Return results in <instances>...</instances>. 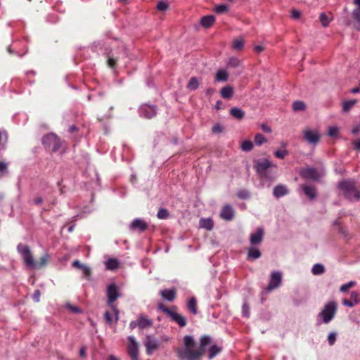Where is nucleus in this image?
Wrapping results in <instances>:
<instances>
[{
	"label": "nucleus",
	"instance_id": "obj_1",
	"mask_svg": "<svg viewBox=\"0 0 360 360\" xmlns=\"http://www.w3.org/2000/svg\"><path fill=\"white\" fill-rule=\"evenodd\" d=\"M212 342V338L209 335H203L200 338V345L198 349H194V340L191 335L184 337L185 348L181 352V359L183 360H200L203 356L206 347Z\"/></svg>",
	"mask_w": 360,
	"mask_h": 360
},
{
	"label": "nucleus",
	"instance_id": "obj_2",
	"mask_svg": "<svg viewBox=\"0 0 360 360\" xmlns=\"http://www.w3.org/2000/svg\"><path fill=\"white\" fill-rule=\"evenodd\" d=\"M338 188L342 193L343 196L350 202L360 201V189L357 187V182L352 179H347L340 181Z\"/></svg>",
	"mask_w": 360,
	"mask_h": 360
},
{
	"label": "nucleus",
	"instance_id": "obj_3",
	"mask_svg": "<svg viewBox=\"0 0 360 360\" xmlns=\"http://www.w3.org/2000/svg\"><path fill=\"white\" fill-rule=\"evenodd\" d=\"M107 304L115 314V321L119 319V310L114 302L120 297V289L115 283L108 285L106 289Z\"/></svg>",
	"mask_w": 360,
	"mask_h": 360
},
{
	"label": "nucleus",
	"instance_id": "obj_4",
	"mask_svg": "<svg viewBox=\"0 0 360 360\" xmlns=\"http://www.w3.org/2000/svg\"><path fill=\"white\" fill-rule=\"evenodd\" d=\"M271 166V162L269 159L262 158L256 162L255 167L261 179L272 181L276 179V176L269 175V169Z\"/></svg>",
	"mask_w": 360,
	"mask_h": 360
},
{
	"label": "nucleus",
	"instance_id": "obj_5",
	"mask_svg": "<svg viewBox=\"0 0 360 360\" xmlns=\"http://www.w3.org/2000/svg\"><path fill=\"white\" fill-rule=\"evenodd\" d=\"M17 250L27 268L32 269L37 268V262L28 245L20 243L17 246Z\"/></svg>",
	"mask_w": 360,
	"mask_h": 360
},
{
	"label": "nucleus",
	"instance_id": "obj_6",
	"mask_svg": "<svg viewBox=\"0 0 360 360\" xmlns=\"http://www.w3.org/2000/svg\"><path fill=\"white\" fill-rule=\"evenodd\" d=\"M336 311L337 303L335 301H330L324 305L319 316L321 317L324 323H328L334 318Z\"/></svg>",
	"mask_w": 360,
	"mask_h": 360
},
{
	"label": "nucleus",
	"instance_id": "obj_7",
	"mask_svg": "<svg viewBox=\"0 0 360 360\" xmlns=\"http://www.w3.org/2000/svg\"><path fill=\"white\" fill-rule=\"evenodd\" d=\"M43 144L52 151L56 152L61 147V141L60 139L53 133H50L44 136L42 139Z\"/></svg>",
	"mask_w": 360,
	"mask_h": 360
},
{
	"label": "nucleus",
	"instance_id": "obj_8",
	"mask_svg": "<svg viewBox=\"0 0 360 360\" xmlns=\"http://www.w3.org/2000/svg\"><path fill=\"white\" fill-rule=\"evenodd\" d=\"M127 352L131 360H139V345L136 338L130 335L127 338Z\"/></svg>",
	"mask_w": 360,
	"mask_h": 360
},
{
	"label": "nucleus",
	"instance_id": "obj_9",
	"mask_svg": "<svg viewBox=\"0 0 360 360\" xmlns=\"http://www.w3.org/2000/svg\"><path fill=\"white\" fill-rule=\"evenodd\" d=\"M281 283L282 273L278 271H273L270 276L269 283L265 290L267 292H271L278 288L281 285Z\"/></svg>",
	"mask_w": 360,
	"mask_h": 360
},
{
	"label": "nucleus",
	"instance_id": "obj_10",
	"mask_svg": "<svg viewBox=\"0 0 360 360\" xmlns=\"http://www.w3.org/2000/svg\"><path fill=\"white\" fill-rule=\"evenodd\" d=\"M143 344L146 347V353L148 355H151L156 349H158L160 345L158 339L150 335L146 336Z\"/></svg>",
	"mask_w": 360,
	"mask_h": 360
},
{
	"label": "nucleus",
	"instance_id": "obj_11",
	"mask_svg": "<svg viewBox=\"0 0 360 360\" xmlns=\"http://www.w3.org/2000/svg\"><path fill=\"white\" fill-rule=\"evenodd\" d=\"M306 141L313 145H316L320 141V134L316 130L306 129L303 132Z\"/></svg>",
	"mask_w": 360,
	"mask_h": 360
},
{
	"label": "nucleus",
	"instance_id": "obj_12",
	"mask_svg": "<svg viewBox=\"0 0 360 360\" xmlns=\"http://www.w3.org/2000/svg\"><path fill=\"white\" fill-rule=\"evenodd\" d=\"M139 113L141 117L150 119L156 115L157 109L155 105L144 104L140 107Z\"/></svg>",
	"mask_w": 360,
	"mask_h": 360
},
{
	"label": "nucleus",
	"instance_id": "obj_13",
	"mask_svg": "<svg viewBox=\"0 0 360 360\" xmlns=\"http://www.w3.org/2000/svg\"><path fill=\"white\" fill-rule=\"evenodd\" d=\"M264 229L262 227H259L257 230L250 234V242L252 245H257L262 243L264 238Z\"/></svg>",
	"mask_w": 360,
	"mask_h": 360
},
{
	"label": "nucleus",
	"instance_id": "obj_14",
	"mask_svg": "<svg viewBox=\"0 0 360 360\" xmlns=\"http://www.w3.org/2000/svg\"><path fill=\"white\" fill-rule=\"evenodd\" d=\"M354 4L356 6L352 11L353 25L356 30H360V0H354Z\"/></svg>",
	"mask_w": 360,
	"mask_h": 360
},
{
	"label": "nucleus",
	"instance_id": "obj_15",
	"mask_svg": "<svg viewBox=\"0 0 360 360\" xmlns=\"http://www.w3.org/2000/svg\"><path fill=\"white\" fill-rule=\"evenodd\" d=\"M158 309L159 311L165 313L167 316L169 317L172 321L176 322L178 324H180V315L173 311L172 309H169L165 307L162 303H160L158 305Z\"/></svg>",
	"mask_w": 360,
	"mask_h": 360
},
{
	"label": "nucleus",
	"instance_id": "obj_16",
	"mask_svg": "<svg viewBox=\"0 0 360 360\" xmlns=\"http://www.w3.org/2000/svg\"><path fill=\"white\" fill-rule=\"evenodd\" d=\"M160 295L165 300L172 302L176 296V290L174 288H165L160 291Z\"/></svg>",
	"mask_w": 360,
	"mask_h": 360
},
{
	"label": "nucleus",
	"instance_id": "obj_17",
	"mask_svg": "<svg viewBox=\"0 0 360 360\" xmlns=\"http://www.w3.org/2000/svg\"><path fill=\"white\" fill-rule=\"evenodd\" d=\"M289 193L287 186L283 184H278L274 188L273 195L276 198H280Z\"/></svg>",
	"mask_w": 360,
	"mask_h": 360
},
{
	"label": "nucleus",
	"instance_id": "obj_18",
	"mask_svg": "<svg viewBox=\"0 0 360 360\" xmlns=\"http://www.w3.org/2000/svg\"><path fill=\"white\" fill-rule=\"evenodd\" d=\"M220 216L222 219L225 220H231L234 216V211L233 207L229 205H225L224 207H223L220 212Z\"/></svg>",
	"mask_w": 360,
	"mask_h": 360
},
{
	"label": "nucleus",
	"instance_id": "obj_19",
	"mask_svg": "<svg viewBox=\"0 0 360 360\" xmlns=\"http://www.w3.org/2000/svg\"><path fill=\"white\" fill-rule=\"evenodd\" d=\"M301 176L305 179L317 180L319 177V173L315 168H307L302 171Z\"/></svg>",
	"mask_w": 360,
	"mask_h": 360
},
{
	"label": "nucleus",
	"instance_id": "obj_20",
	"mask_svg": "<svg viewBox=\"0 0 360 360\" xmlns=\"http://www.w3.org/2000/svg\"><path fill=\"white\" fill-rule=\"evenodd\" d=\"M148 227V224L141 219H135L130 225L132 230H139L140 231H145Z\"/></svg>",
	"mask_w": 360,
	"mask_h": 360
},
{
	"label": "nucleus",
	"instance_id": "obj_21",
	"mask_svg": "<svg viewBox=\"0 0 360 360\" xmlns=\"http://www.w3.org/2000/svg\"><path fill=\"white\" fill-rule=\"evenodd\" d=\"M262 254L260 250L252 245L250 247L248 250L247 259L249 261H253L257 259H259L261 257Z\"/></svg>",
	"mask_w": 360,
	"mask_h": 360
},
{
	"label": "nucleus",
	"instance_id": "obj_22",
	"mask_svg": "<svg viewBox=\"0 0 360 360\" xmlns=\"http://www.w3.org/2000/svg\"><path fill=\"white\" fill-rule=\"evenodd\" d=\"M186 308L189 313L195 315L198 313L197 300L191 297L186 303Z\"/></svg>",
	"mask_w": 360,
	"mask_h": 360
},
{
	"label": "nucleus",
	"instance_id": "obj_23",
	"mask_svg": "<svg viewBox=\"0 0 360 360\" xmlns=\"http://www.w3.org/2000/svg\"><path fill=\"white\" fill-rule=\"evenodd\" d=\"M222 350L221 347L217 345H212L207 349V356L210 360L214 359Z\"/></svg>",
	"mask_w": 360,
	"mask_h": 360
},
{
	"label": "nucleus",
	"instance_id": "obj_24",
	"mask_svg": "<svg viewBox=\"0 0 360 360\" xmlns=\"http://www.w3.org/2000/svg\"><path fill=\"white\" fill-rule=\"evenodd\" d=\"M301 188L304 194L307 195L310 200H313L316 198L317 193L314 187L308 185H302Z\"/></svg>",
	"mask_w": 360,
	"mask_h": 360
},
{
	"label": "nucleus",
	"instance_id": "obj_25",
	"mask_svg": "<svg viewBox=\"0 0 360 360\" xmlns=\"http://www.w3.org/2000/svg\"><path fill=\"white\" fill-rule=\"evenodd\" d=\"M215 21V17L213 15H208L203 16L201 18L200 23L201 25L205 28L210 27Z\"/></svg>",
	"mask_w": 360,
	"mask_h": 360
},
{
	"label": "nucleus",
	"instance_id": "obj_26",
	"mask_svg": "<svg viewBox=\"0 0 360 360\" xmlns=\"http://www.w3.org/2000/svg\"><path fill=\"white\" fill-rule=\"evenodd\" d=\"M200 228H203L207 231H211L213 229V221L211 218H201L199 221Z\"/></svg>",
	"mask_w": 360,
	"mask_h": 360
},
{
	"label": "nucleus",
	"instance_id": "obj_27",
	"mask_svg": "<svg viewBox=\"0 0 360 360\" xmlns=\"http://www.w3.org/2000/svg\"><path fill=\"white\" fill-rule=\"evenodd\" d=\"M138 327L141 329H143L146 328L150 327L153 324V322L150 319H148V318L140 316L138 319Z\"/></svg>",
	"mask_w": 360,
	"mask_h": 360
},
{
	"label": "nucleus",
	"instance_id": "obj_28",
	"mask_svg": "<svg viewBox=\"0 0 360 360\" xmlns=\"http://www.w3.org/2000/svg\"><path fill=\"white\" fill-rule=\"evenodd\" d=\"M72 266L75 268L79 269L82 271L83 274L86 276H89L91 274V269L89 266L82 264L79 260H75L72 262Z\"/></svg>",
	"mask_w": 360,
	"mask_h": 360
},
{
	"label": "nucleus",
	"instance_id": "obj_29",
	"mask_svg": "<svg viewBox=\"0 0 360 360\" xmlns=\"http://www.w3.org/2000/svg\"><path fill=\"white\" fill-rule=\"evenodd\" d=\"M233 94V88L231 85H226L221 90V95L225 99H230Z\"/></svg>",
	"mask_w": 360,
	"mask_h": 360
},
{
	"label": "nucleus",
	"instance_id": "obj_30",
	"mask_svg": "<svg viewBox=\"0 0 360 360\" xmlns=\"http://www.w3.org/2000/svg\"><path fill=\"white\" fill-rule=\"evenodd\" d=\"M230 114L234 118L241 120L245 115V112L240 108L233 107L230 109Z\"/></svg>",
	"mask_w": 360,
	"mask_h": 360
},
{
	"label": "nucleus",
	"instance_id": "obj_31",
	"mask_svg": "<svg viewBox=\"0 0 360 360\" xmlns=\"http://www.w3.org/2000/svg\"><path fill=\"white\" fill-rule=\"evenodd\" d=\"M120 266V262L117 259H109L105 262V267L109 270H115Z\"/></svg>",
	"mask_w": 360,
	"mask_h": 360
},
{
	"label": "nucleus",
	"instance_id": "obj_32",
	"mask_svg": "<svg viewBox=\"0 0 360 360\" xmlns=\"http://www.w3.org/2000/svg\"><path fill=\"white\" fill-rule=\"evenodd\" d=\"M199 81L195 77H193L190 79L189 82L187 84V89L190 91L196 90L199 86Z\"/></svg>",
	"mask_w": 360,
	"mask_h": 360
},
{
	"label": "nucleus",
	"instance_id": "obj_33",
	"mask_svg": "<svg viewBox=\"0 0 360 360\" xmlns=\"http://www.w3.org/2000/svg\"><path fill=\"white\" fill-rule=\"evenodd\" d=\"M229 75L224 70H219L216 73L215 79L218 82H226L228 79Z\"/></svg>",
	"mask_w": 360,
	"mask_h": 360
},
{
	"label": "nucleus",
	"instance_id": "obj_34",
	"mask_svg": "<svg viewBox=\"0 0 360 360\" xmlns=\"http://www.w3.org/2000/svg\"><path fill=\"white\" fill-rule=\"evenodd\" d=\"M325 267L321 264H315L311 269L314 275H321L325 272Z\"/></svg>",
	"mask_w": 360,
	"mask_h": 360
},
{
	"label": "nucleus",
	"instance_id": "obj_35",
	"mask_svg": "<svg viewBox=\"0 0 360 360\" xmlns=\"http://www.w3.org/2000/svg\"><path fill=\"white\" fill-rule=\"evenodd\" d=\"M241 61L239 58L236 57H232L229 58L228 63H227V67L231 68H236L240 66Z\"/></svg>",
	"mask_w": 360,
	"mask_h": 360
},
{
	"label": "nucleus",
	"instance_id": "obj_36",
	"mask_svg": "<svg viewBox=\"0 0 360 360\" xmlns=\"http://www.w3.org/2000/svg\"><path fill=\"white\" fill-rule=\"evenodd\" d=\"M357 101L356 99L345 101L342 103V111L344 112H348L356 103Z\"/></svg>",
	"mask_w": 360,
	"mask_h": 360
},
{
	"label": "nucleus",
	"instance_id": "obj_37",
	"mask_svg": "<svg viewBox=\"0 0 360 360\" xmlns=\"http://www.w3.org/2000/svg\"><path fill=\"white\" fill-rule=\"evenodd\" d=\"M292 108L294 111H302L306 108L305 103L302 101H295L292 103Z\"/></svg>",
	"mask_w": 360,
	"mask_h": 360
},
{
	"label": "nucleus",
	"instance_id": "obj_38",
	"mask_svg": "<svg viewBox=\"0 0 360 360\" xmlns=\"http://www.w3.org/2000/svg\"><path fill=\"white\" fill-rule=\"evenodd\" d=\"M254 141L257 146H259L266 143L267 140L262 134L257 133L255 136Z\"/></svg>",
	"mask_w": 360,
	"mask_h": 360
},
{
	"label": "nucleus",
	"instance_id": "obj_39",
	"mask_svg": "<svg viewBox=\"0 0 360 360\" xmlns=\"http://www.w3.org/2000/svg\"><path fill=\"white\" fill-rule=\"evenodd\" d=\"M319 20L321 22V25L323 27H327L329 24V22L331 20V18L327 15L325 13H321L319 15Z\"/></svg>",
	"mask_w": 360,
	"mask_h": 360
},
{
	"label": "nucleus",
	"instance_id": "obj_40",
	"mask_svg": "<svg viewBox=\"0 0 360 360\" xmlns=\"http://www.w3.org/2000/svg\"><path fill=\"white\" fill-rule=\"evenodd\" d=\"M49 259V256L47 254L44 255L40 258V262L39 264L37 263V268L36 269H40L44 266H46L48 263V261Z\"/></svg>",
	"mask_w": 360,
	"mask_h": 360
},
{
	"label": "nucleus",
	"instance_id": "obj_41",
	"mask_svg": "<svg viewBox=\"0 0 360 360\" xmlns=\"http://www.w3.org/2000/svg\"><path fill=\"white\" fill-rule=\"evenodd\" d=\"M253 148V143L250 141H244L241 144V149L243 151H250Z\"/></svg>",
	"mask_w": 360,
	"mask_h": 360
},
{
	"label": "nucleus",
	"instance_id": "obj_42",
	"mask_svg": "<svg viewBox=\"0 0 360 360\" xmlns=\"http://www.w3.org/2000/svg\"><path fill=\"white\" fill-rule=\"evenodd\" d=\"M355 285H356V282L351 281L345 284L342 285L340 288V290L342 292H346L350 288L354 286Z\"/></svg>",
	"mask_w": 360,
	"mask_h": 360
},
{
	"label": "nucleus",
	"instance_id": "obj_43",
	"mask_svg": "<svg viewBox=\"0 0 360 360\" xmlns=\"http://www.w3.org/2000/svg\"><path fill=\"white\" fill-rule=\"evenodd\" d=\"M244 46V41L241 39H236L233 42V48L236 50H240Z\"/></svg>",
	"mask_w": 360,
	"mask_h": 360
},
{
	"label": "nucleus",
	"instance_id": "obj_44",
	"mask_svg": "<svg viewBox=\"0 0 360 360\" xmlns=\"http://www.w3.org/2000/svg\"><path fill=\"white\" fill-rule=\"evenodd\" d=\"M169 7V4L167 1H160L158 3L156 6V8L159 11H165Z\"/></svg>",
	"mask_w": 360,
	"mask_h": 360
},
{
	"label": "nucleus",
	"instance_id": "obj_45",
	"mask_svg": "<svg viewBox=\"0 0 360 360\" xmlns=\"http://www.w3.org/2000/svg\"><path fill=\"white\" fill-rule=\"evenodd\" d=\"M229 10V6L226 4H219L214 8V11L218 14H221L226 12Z\"/></svg>",
	"mask_w": 360,
	"mask_h": 360
},
{
	"label": "nucleus",
	"instance_id": "obj_46",
	"mask_svg": "<svg viewBox=\"0 0 360 360\" xmlns=\"http://www.w3.org/2000/svg\"><path fill=\"white\" fill-rule=\"evenodd\" d=\"M157 217L160 219H165L169 217V212L166 209L161 208L158 212Z\"/></svg>",
	"mask_w": 360,
	"mask_h": 360
},
{
	"label": "nucleus",
	"instance_id": "obj_47",
	"mask_svg": "<svg viewBox=\"0 0 360 360\" xmlns=\"http://www.w3.org/2000/svg\"><path fill=\"white\" fill-rule=\"evenodd\" d=\"M288 155L287 150H277L274 152V155L278 159H284L285 156Z\"/></svg>",
	"mask_w": 360,
	"mask_h": 360
},
{
	"label": "nucleus",
	"instance_id": "obj_48",
	"mask_svg": "<svg viewBox=\"0 0 360 360\" xmlns=\"http://www.w3.org/2000/svg\"><path fill=\"white\" fill-rule=\"evenodd\" d=\"M242 314L243 316L248 318L250 314V307L247 303V302H244L242 307Z\"/></svg>",
	"mask_w": 360,
	"mask_h": 360
},
{
	"label": "nucleus",
	"instance_id": "obj_49",
	"mask_svg": "<svg viewBox=\"0 0 360 360\" xmlns=\"http://www.w3.org/2000/svg\"><path fill=\"white\" fill-rule=\"evenodd\" d=\"M104 318L106 322L109 324L112 323V322L115 321V314L112 315L109 311H105L104 314Z\"/></svg>",
	"mask_w": 360,
	"mask_h": 360
},
{
	"label": "nucleus",
	"instance_id": "obj_50",
	"mask_svg": "<svg viewBox=\"0 0 360 360\" xmlns=\"http://www.w3.org/2000/svg\"><path fill=\"white\" fill-rule=\"evenodd\" d=\"M336 338H337V333L335 332H332L328 334V342L330 346H333L335 344V342L336 341Z\"/></svg>",
	"mask_w": 360,
	"mask_h": 360
},
{
	"label": "nucleus",
	"instance_id": "obj_51",
	"mask_svg": "<svg viewBox=\"0 0 360 360\" xmlns=\"http://www.w3.org/2000/svg\"><path fill=\"white\" fill-rule=\"evenodd\" d=\"M250 193L247 190H241L238 193V197L243 200H246L250 198Z\"/></svg>",
	"mask_w": 360,
	"mask_h": 360
},
{
	"label": "nucleus",
	"instance_id": "obj_52",
	"mask_svg": "<svg viewBox=\"0 0 360 360\" xmlns=\"http://www.w3.org/2000/svg\"><path fill=\"white\" fill-rule=\"evenodd\" d=\"M338 128L337 127H330L328 135L330 137H335L338 135Z\"/></svg>",
	"mask_w": 360,
	"mask_h": 360
},
{
	"label": "nucleus",
	"instance_id": "obj_53",
	"mask_svg": "<svg viewBox=\"0 0 360 360\" xmlns=\"http://www.w3.org/2000/svg\"><path fill=\"white\" fill-rule=\"evenodd\" d=\"M350 298H351V300L355 303L356 304H357L360 300L359 298V294L358 292H355V291H352L350 294Z\"/></svg>",
	"mask_w": 360,
	"mask_h": 360
},
{
	"label": "nucleus",
	"instance_id": "obj_54",
	"mask_svg": "<svg viewBox=\"0 0 360 360\" xmlns=\"http://www.w3.org/2000/svg\"><path fill=\"white\" fill-rule=\"evenodd\" d=\"M223 131V127L219 124H214L212 128V131L214 134L221 133Z\"/></svg>",
	"mask_w": 360,
	"mask_h": 360
},
{
	"label": "nucleus",
	"instance_id": "obj_55",
	"mask_svg": "<svg viewBox=\"0 0 360 360\" xmlns=\"http://www.w3.org/2000/svg\"><path fill=\"white\" fill-rule=\"evenodd\" d=\"M7 172V164L4 162H0V174L3 175Z\"/></svg>",
	"mask_w": 360,
	"mask_h": 360
},
{
	"label": "nucleus",
	"instance_id": "obj_56",
	"mask_svg": "<svg viewBox=\"0 0 360 360\" xmlns=\"http://www.w3.org/2000/svg\"><path fill=\"white\" fill-rule=\"evenodd\" d=\"M41 292L39 290H36L32 295V299L35 302H39L40 300Z\"/></svg>",
	"mask_w": 360,
	"mask_h": 360
},
{
	"label": "nucleus",
	"instance_id": "obj_57",
	"mask_svg": "<svg viewBox=\"0 0 360 360\" xmlns=\"http://www.w3.org/2000/svg\"><path fill=\"white\" fill-rule=\"evenodd\" d=\"M342 304H343V305L349 307H353L354 305H356V304L354 303L352 300H349L347 299L343 300Z\"/></svg>",
	"mask_w": 360,
	"mask_h": 360
},
{
	"label": "nucleus",
	"instance_id": "obj_58",
	"mask_svg": "<svg viewBox=\"0 0 360 360\" xmlns=\"http://www.w3.org/2000/svg\"><path fill=\"white\" fill-rule=\"evenodd\" d=\"M108 64L110 68H115L116 64V59L112 57H108Z\"/></svg>",
	"mask_w": 360,
	"mask_h": 360
},
{
	"label": "nucleus",
	"instance_id": "obj_59",
	"mask_svg": "<svg viewBox=\"0 0 360 360\" xmlns=\"http://www.w3.org/2000/svg\"><path fill=\"white\" fill-rule=\"evenodd\" d=\"M67 307L70 309L74 313H80L82 311L79 308L77 307L72 306L70 304H67Z\"/></svg>",
	"mask_w": 360,
	"mask_h": 360
},
{
	"label": "nucleus",
	"instance_id": "obj_60",
	"mask_svg": "<svg viewBox=\"0 0 360 360\" xmlns=\"http://www.w3.org/2000/svg\"><path fill=\"white\" fill-rule=\"evenodd\" d=\"M261 129L264 131V132H267V133H271V128L265 124H262L261 125Z\"/></svg>",
	"mask_w": 360,
	"mask_h": 360
},
{
	"label": "nucleus",
	"instance_id": "obj_61",
	"mask_svg": "<svg viewBox=\"0 0 360 360\" xmlns=\"http://www.w3.org/2000/svg\"><path fill=\"white\" fill-rule=\"evenodd\" d=\"M291 16L295 19H297L300 17V12L297 10H292Z\"/></svg>",
	"mask_w": 360,
	"mask_h": 360
},
{
	"label": "nucleus",
	"instance_id": "obj_62",
	"mask_svg": "<svg viewBox=\"0 0 360 360\" xmlns=\"http://www.w3.org/2000/svg\"><path fill=\"white\" fill-rule=\"evenodd\" d=\"M79 355L82 357H83V358H86V347H81V349L79 350Z\"/></svg>",
	"mask_w": 360,
	"mask_h": 360
},
{
	"label": "nucleus",
	"instance_id": "obj_63",
	"mask_svg": "<svg viewBox=\"0 0 360 360\" xmlns=\"http://www.w3.org/2000/svg\"><path fill=\"white\" fill-rule=\"evenodd\" d=\"M138 320L136 321H131L130 323H129V328L133 330L136 327H138Z\"/></svg>",
	"mask_w": 360,
	"mask_h": 360
},
{
	"label": "nucleus",
	"instance_id": "obj_64",
	"mask_svg": "<svg viewBox=\"0 0 360 360\" xmlns=\"http://www.w3.org/2000/svg\"><path fill=\"white\" fill-rule=\"evenodd\" d=\"M254 49L257 53H259L264 51V47L262 45H257L255 46Z\"/></svg>",
	"mask_w": 360,
	"mask_h": 360
}]
</instances>
